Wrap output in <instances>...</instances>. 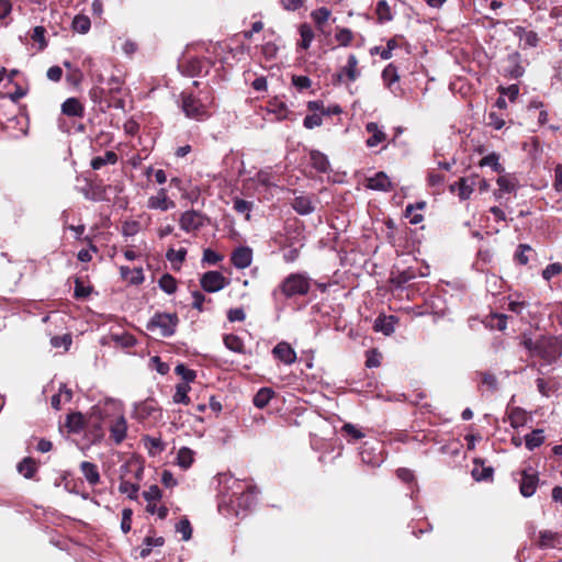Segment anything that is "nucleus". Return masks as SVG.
<instances>
[{
  "label": "nucleus",
  "instance_id": "obj_1",
  "mask_svg": "<svg viewBox=\"0 0 562 562\" xmlns=\"http://www.w3.org/2000/svg\"><path fill=\"white\" fill-rule=\"evenodd\" d=\"M213 99L210 88L201 90L199 95L182 92L181 108L187 117L196 121H204L210 116L207 108L212 104Z\"/></svg>",
  "mask_w": 562,
  "mask_h": 562
},
{
  "label": "nucleus",
  "instance_id": "obj_2",
  "mask_svg": "<svg viewBox=\"0 0 562 562\" xmlns=\"http://www.w3.org/2000/svg\"><path fill=\"white\" fill-rule=\"evenodd\" d=\"M233 492L229 496V502L235 504L241 510L252 508L257 503L259 491L256 485L251 483L243 484L239 481H234L232 486Z\"/></svg>",
  "mask_w": 562,
  "mask_h": 562
},
{
  "label": "nucleus",
  "instance_id": "obj_3",
  "mask_svg": "<svg viewBox=\"0 0 562 562\" xmlns=\"http://www.w3.org/2000/svg\"><path fill=\"white\" fill-rule=\"evenodd\" d=\"M178 324L179 317L176 313L157 312L148 321L146 328L161 337H171L176 333Z\"/></svg>",
  "mask_w": 562,
  "mask_h": 562
},
{
  "label": "nucleus",
  "instance_id": "obj_4",
  "mask_svg": "<svg viewBox=\"0 0 562 562\" xmlns=\"http://www.w3.org/2000/svg\"><path fill=\"white\" fill-rule=\"evenodd\" d=\"M311 289V279L305 273H291L280 284L285 297L306 295Z\"/></svg>",
  "mask_w": 562,
  "mask_h": 562
},
{
  "label": "nucleus",
  "instance_id": "obj_5",
  "mask_svg": "<svg viewBox=\"0 0 562 562\" xmlns=\"http://www.w3.org/2000/svg\"><path fill=\"white\" fill-rule=\"evenodd\" d=\"M89 97L94 104H99L101 111H105L112 106L116 109H124L125 102L123 99L114 100L109 97L104 87L94 86L89 91Z\"/></svg>",
  "mask_w": 562,
  "mask_h": 562
},
{
  "label": "nucleus",
  "instance_id": "obj_6",
  "mask_svg": "<svg viewBox=\"0 0 562 562\" xmlns=\"http://www.w3.org/2000/svg\"><path fill=\"white\" fill-rule=\"evenodd\" d=\"M519 492L524 497H531L538 487L539 475L536 469L531 465L524 468L520 471Z\"/></svg>",
  "mask_w": 562,
  "mask_h": 562
},
{
  "label": "nucleus",
  "instance_id": "obj_7",
  "mask_svg": "<svg viewBox=\"0 0 562 562\" xmlns=\"http://www.w3.org/2000/svg\"><path fill=\"white\" fill-rule=\"evenodd\" d=\"M211 66V61L206 58L192 57L181 61L178 68L186 76L196 77L207 74Z\"/></svg>",
  "mask_w": 562,
  "mask_h": 562
},
{
  "label": "nucleus",
  "instance_id": "obj_8",
  "mask_svg": "<svg viewBox=\"0 0 562 562\" xmlns=\"http://www.w3.org/2000/svg\"><path fill=\"white\" fill-rule=\"evenodd\" d=\"M93 416L104 420L110 417H117L122 413V404L120 401L114 398H105L103 402H99L92 407Z\"/></svg>",
  "mask_w": 562,
  "mask_h": 562
},
{
  "label": "nucleus",
  "instance_id": "obj_9",
  "mask_svg": "<svg viewBox=\"0 0 562 562\" xmlns=\"http://www.w3.org/2000/svg\"><path fill=\"white\" fill-rule=\"evenodd\" d=\"M201 288L209 293L218 292L224 289L228 281L220 271H207L200 279Z\"/></svg>",
  "mask_w": 562,
  "mask_h": 562
},
{
  "label": "nucleus",
  "instance_id": "obj_10",
  "mask_svg": "<svg viewBox=\"0 0 562 562\" xmlns=\"http://www.w3.org/2000/svg\"><path fill=\"white\" fill-rule=\"evenodd\" d=\"M207 217L195 210L186 211L182 213L179 220V224L182 231L190 233L200 229Z\"/></svg>",
  "mask_w": 562,
  "mask_h": 562
},
{
  "label": "nucleus",
  "instance_id": "obj_11",
  "mask_svg": "<svg viewBox=\"0 0 562 562\" xmlns=\"http://www.w3.org/2000/svg\"><path fill=\"white\" fill-rule=\"evenodd\" d=\"M359 454L361 457L362 462L371 467H379L383 461L380 445L376 441L363 442L362 447L360 448Z\"/></svg>",
  "mask_w": 562,
  "mask_h": 562
},
{
  "label": "nucleus",
  "instance_id": "obj_12",
  "mask_svg": "<svg viewBox=\"0 0 562 562\" xmlns=\"http://www.w3.org/2000/svg\"><path fill=\"white\" fill-rule=\"evenodd\" d=\"M233 266L237 269H246L251 265L252 250L247 246L237 247L231 256Z\"/></svg>",
  "mask_w": 562,
  "mask_h": 562
},
{
  "label": "nucleus",
  "instance_id": "obj_13",
  "mask_svg": "<svg viewBox=\"0 0 562 562\" xmlns=\"http://www.w3.org/2000/svg\"><path fill=\"white\" fill-rule=\"evenodd\" d=\"M475 181L471 178H460L454 183L450 184V191L457 192L461 201L470 199L474 191Z\"/></svg>",
  "mask_w": 562,
  "mask_h": 562
},
{
  "label": "nucleus",
  "instance_id": "obj_14",
  "mask_svg": "<svg viewBox=\"0 0 562 562\" xmlns=\"http://www.w3.org/2000/svg\"><path fill=\"white\" fill-rule=\"evenodd\" d=\"M274 358L284 364H292L296 361V352L286 341H281L272 349Z\"/></svg>",
  "mask_w": 562,
  "mask_h": 562
},
{
  "label": "nucleus",
  "instance_id": "obj_15",
  "mask_svg": "<svg viewBox=\"0 0 562 562\" xmlns=\"http://www.w3.org/2000/svg\"><path fill=\"white\" fill-rule=\"evenodd\" d=\"M358 66V59L357 57L351 54L348 56L347 65L339 71L335 77L337 82H342L344 77L347 78L348 81H356L357 78L360 76V72L357 68Z\"/></svg>",
  "mask_w": 562,
  "mask_h": 562
},
{
  "label": "nucleus",
  "instance_id": "obj_16",
  "mask_svg": "<svg viewBox=\"0 0 562 562\" xmlns=\"http://www.w3.org/2000/svg\"><path fill=\"white\" fill-rule=\"evenodd\" d=\"M366 186L371 190L383 192H387L393 189L392 182L383 171L376 172L373 177L368 178Z\"/></svg>",
  "mask_w": 562,
  "mask_h": 562
},
{
  "label": "nucleus",
  "instance_id": "obj_17",
  "mask_svg": "<svg viewBox=\"0 0 562 562\" xmlns=\"http://www.w3.org/2000/svg\"><path fill=\"white\" fill-rule=\"evenodd\" d=\"M175 205V202L168 199L166 189H160L157 195L150 196L147 202L149 209L160 211H167Z\"/></svg>",
  "mask_w": 562,
  "mask_h": 562
},
{
  "label": "nucleus",
  "instance_id": "obj_18",
  "mask_svg": "<svg viewBox=\"0 0 562 562\" xmlns=\"http://www.w3.org/2000/svg\"><path fill=\"white\" fill-rule=\"evenodd\" d=\"M127 423L123 414L116 417L115 422L110 426V436L115 442L120 445L126 437Z\"/></svg>",
  "mask_w": 562,
  "mask_h": 562
},
{
  "label": "nucleus",
  "instance_id": "obj_19",
  "mask_svg": "<svg viewBox=\"0 0 562 562\" xmlns=\"http://www.w3.org/2000/svg\"><path fill=\"white\" fill-rule=\"evenodd\" d=\"M524 345L532 355L539 356L543 359L550 358V353L547 350L550 345L549 339L544 337H541L536 341H532L531 339H526L524 341Z\"/></svg>",
  "mask_w": 562,
  "mask_h": 562
},
{
  "label": "nucleus",
  "instance_id": "obj_20",
  "mask_svg": "<svg viewBox=\"0 0 562 562\" xmlns=\"http://www.w3.org/2000/svg\"><path fill=\"white\" fill-rule=\"evenodd\" d=\"M396 318L393 315H379L373 324V329L375 331L383 333L386 336H390L392 333H394V325H395Z\"/></svg>",
  "mask_w": 562,
  "mask_h": 562
},
{
  "label": "nucleus",
  "instance_id": "obj_21",
  "mask_svg": "<svg viewBox=\"0 0 562 562\" xmlns=\"http://www.w3.org/2000/svg\"><path fill=\"white\" fill-rule=\"evenodd\" d=\"M496 183L498 191L494 193L496 199H501L503 193L515 192L518 187V181L512 176H501L497 178Z\"/></svg>",
  "mask_w": 562,
  "mask_h": 562
},
{
  "label": "nucleus",
  "instance_id": "obj_22",
  "mask_svg": "<svg viewBox=\"0 0 562 562\" xmlns=\"http://www.w3.org/2000/svg\"><path fill=\"white\" fill-rule=\"evenodd\" d=\"M61 112L68 116L82 117L85 108L78 99L68 98L61 104Z\"/></svg>",
  "mask_w": 562,
  "mask_h": 562
},
{
  "label": "nucleus",
  "instance_id": "obj_23",
  "mask_svg": "<svg viewBox=\"0 0 562 562\" xmlns=\"http://www.w3.org/2000/svg\"><path fill=\"white\" fill-rule=\"evenodd\" d=\"M80 470L90 485H97L100 482V473L98 467L89 461H82L80 463Z\"/></svg>",
  "mask_w": 562,
  "mask_h": 562
},
{
  "label": "nucleus",
  "instance_id": "obj_24",
  "mask_svg": "<svg viewBox=\"0 0 562 562\" xmlns=\"http://www.w3.org/2000/svg\"><path fill=\"white\" fill-rule=\"evenodd\" d=\"M366 130L371 134L367 139L368 147H375L386 138L385 133L379 128V125L375 122H369L366 125Z\"/></svg>",
  "mask_w": 562,
  "mask_h": 562
},
{
  "label": "nucleus",
  "instance_id": "obj_25",
  "mask_svg": "<svg viewBox=\"0 0 562 562\" xmlns=\"http://www.w3.org/2000/svg\"><path fill=\"white\" fill-rule=\"evenodd\" d=\"M543 432V429L538 428L524 437L525 446L529 451L535 450L544 442L546 437Z\"/></svg>",
  "mask_w": 562,
  "mask_h": 562
},
{
  "label": "nucleus",
  "instance_id": "obj_26",
  "mask_svg": "<svg viewBox=\"0 0 562 562\" xmlns=\"http://www.w3.org/2000/svg\"><path fill=\"white\" fill-rule=\"evenodd\" d=\"M559 533L551 530H543L539 533V547L542 549L555 548L561 543Z\"/></svg>",
  "mask_w": 562,
  "mask_h": 562
},
{
  "label": "nucleus",
  "instance_id": "obj_27",
  "mask_svg": "<svg viewBox=\"0 0 562 562\" xmlns=\"http://www.w3.org/2000/svg\"><path fill=\"white\" fill-rule=\"evenodd\" d=\"M292 206L300 215H308L314 212V205L308 196L300 195L293 200Z\"/></svg>",
  "mask_w": 562,
  "mask_h": 562
},
{
  "label": "nucleus",
  "instance_id": "obj_28",
  "mask_svg": "<svg viewBox=\"0 0 562 562\" xmlns=\"http://www.w3.org/2000/svg\"><path fill=\"white\" fill-rule=\"evenodd\" d=\"M507 418L513 428H519L527 423V413L520 407H513L508 411Z\"/></svg>",
  "mask_w": 562,
  "mask_h": 562
},
{
  "label": "nucleus",
  "instance_id": "obj_29",
  "mask_svg": "<svg viewBox=\"0 0 562 562\" xmlns=\"http://www.w3.org/2000/svg\"><path fill=\"white\" fill-rule=\"evenodd\" d=\"M312 166L319 172H326L329 168L327 156L318 150H312L310 154Z\"/></svg>",
  "mask_w": 562,
  "mask_h": 562
},
{
  "label": "nucleus",
  "instance_id": "obj_30",
  "mask_svg": "<svg viewBox=\"0 0 562 562\" xmlns=\"http://www.w3.org/2000/svg\"><path fill=\"white\" fill-rule=\"evenodd\" d=\"M274 396V391L270 387H261L254 396L252 403L258 408H263Z\"/></svg>",
  "mask_w": 562,
  "mask_h": 562
},
{
  "label": "nucleus",
  "instance_id": "obj_31",
  "mask_svg": "<svg viewBox=\"0 0 562 562\" xmlns=\"http://www.w3.org/2000/svg\"><path fill=\"white\" fill-rule=\"evenodd\" d=\"M18 471L25 479H32L37 471V464L34 459L31 457L24 458L21 462L18 463Z\"/></svg>",
  "mask_w": 562,
  "mask_h": 562
},
{
  "label": "nucleus",
  "instance_id": "obj_32",
  "mask_svg": "<svg viewBox=\"0 0 562 562\" xmlns=\"http://www.w3.org/2000/svg\"><path fill=\"white\" fill-rule=\"evenodd\" d=\"M116 161H117V155L112 150H108L104 154V156H97V157L92 158L90 165H91L92 169L99 170L103 166H105L108 164L114 165V164H116Z\"/></svg>",
  "mask_w": 562,
  "mask_h": 562
},
{
  "label": "nucleus",
  "instance_id": "obj_33",
  "mask_svg": "<svg viewBox=\"0 0 562 562\" xmlns=\"http://www.w3.org/2000/svg\"><path fill=\"white\" fill-rule=\"evenodd\" d=\"M413 279V274L411 271H403L400 272L397 276H393L391 278V282L394 284L395 288H400L407 291V297L411 296V284L408 282Z\"/></svg>",
  "mask_w": 562,
  "mask_h": 562
},
{
  "label": "nucleus",
  "instance_id": "obj_34",
  "mask_svg": "<svg viewBox=\"0 0 562 562\" xmlns=\"http://www.w3.org/2000/svg\"><path fill=\"white\" fill-rule=\"evenodd\" d=\"M72 30L79 34H86L91 27V21L87 15L78 14L71 23Z\"/></svg>",
  "mask_w": 562,
  "mask_h": 562
},
{
  "label": "nucleus",
  "instance_id": "obj_35",
  "mask_svg": "<svg viewBox=\"0 0 562 562\" xmlns=\"http://www.w3.org/2000/svg\"><path fill=\"white\" fill-rule=\"evenodd\" d=\"M154 412H156V406L151 400H146L135 404V413L139 418H147L151 416Z\"/></svg>",
  "mask_w": 562,
  "mask_h": 562
},
{
  "label": "nucleus",
  "instance_id": "obj_36",
  "mask_svg": "<svg viewBox=\"0 0 562 562\" xmlns=\"http://www.w3.org/2000/svg\"><path fill=\"white\" fill-rule=\"evenodd\" d=\"M159 288L167 294H173L177 290V280L169 273H165L158 281Z\"/></svg>",
  "mask_w": 562,
  "mask_h": 562
},
{
  "label": "nucleus",
  "instance_id": "obj_37",
  "mask_svg": "<svg viewBox=\"0 0 562 562\" xmlns=\"http://www.w3.org/2000/svg\"><path fill=\"white\" fill-rule=\"evenodd\" d=\"M123 80L119 76H111L106 79L105 86L106 91L110 98L115 99V95L121 92Z\"/></svg>",
  "mask_w": 562,
  "mask_h": 562
},
{
  "label": "nucleus",
  "instance_id": "obj_38",
  "mask_svg": "<svg viewBox=\"0 0 562 562\" xmlns=\"http://www.w3.org/2000/svg\"><path fill=\"white\" fill-rule=\"evenodd\" d=\"M190 391V386L187 383H179L176 386V392L173 394V402L177 404L188 405L190 403V397L188 393Z\"/></svg>",
  "mask_w": 562,
  "mask_h": 562
},
{
  "label": "nucleus",
  "instance_id": "obj_39",
  "mask_svg": "<svg viewBox=\"0 0 562 562\" xmlns=\"http://www.w3.org/2000/svg\"><path fill=\"white\" fill-rule=\"evenodd\" d=\"M300 35H301L300 46L303 49H307L314 40V32H313V29L311 27V25H308L307 23L302 24L300 26Z\"/></svg>",
  "mask_w": 562,
  "mask_h": 562
},
{
  "label": "nucleus",
  "instance_id": "obj_40",
  "mask_svg": "<svg viewBox=\"0 0 562 562\" xmlns=\"http://www.w3.org/2000/svg\"><path fill=\"white\" fill-rule=\"evenodd\" d=\"M480 166H488L498 173L504 171V167L499 164V156L496 153L483 157L480 161Z\"/></svg>",
  "mask_w": 562,
  "mask_h": 562
},
{
  "label": "nucleus",
  "instance_id": "obj_41",
  "mask_svg": "<svg viewBox=\"0 0 562 562\" xmlns=\"http://www.w3.org/2000/svg\"><path fill=\"white\" fill-rule=\"evenodd\" d=\"M224 344L227 349L241 353L244 351V341L236 335H226L224 337Z\"/></svg>",
  "mask_w": 562,
  "mask_h": 562
},
{
  "label": "nucleus",
  "instance_id": "obj_42",
  "mask_svg": "<svg viewBox=\"0 0 562 562\" xmlns=\"http://www.w3.org/2000/svg\"><path fill=\"white\" fill-rule=\"evenodd\" d=\"M119 491L126 494L131 499H136L139 491V485L130 481L122 480L119 485Z\"/></svg>",
  "mask_w": 562,
  "mask_h": 562
},
{
  "label": "nucleus",
  "instance_id": "obj_43",
  "mask_svg": "<svg viewBox=\"0 0 562 562\" xmlns=\"http://www.w3.org/2000/svg\"><path fill=\"white\" fill-rule=\"evenodd\" d=\"M178 464L182 469H188L193 463V451L187 447L181 448L178 451Z\"/></svg>",
  "mask_w": 562,
  "mask_h": 562
},
{
  "label": "nucleus",
  "instance_id": "obj_44",
  "mask_svg": "<svg viewBox=\"0 0 562 562\" xmlns=\"http://www.w3.org/2000/svg\"><path fill=\"white\" fill-rule=\"evenodd\" d=\"M472 476L475 481H486L493 476V469L491 467L479 465L475 462V467L472 470Z\"/></svg>",
  "mask_w": 562,
  "mask_h": 562
},
{
  "label": "nucleus",
  "instance_id": "obj_45",
  "mask_svg": "<svg viewBox=\"0 0 562 562\" xmlns=\"http://www.w3.org/2000/svg\"><path fill=\"white\" fill-rule=\"evenodd\" d=\"M254 207V203L239 198L233 200V209L240 214H246L247 220L250 218V212Z\"/></svg>",
  "mask_w": 562,
  "mask_h": 562
},
{
  "label": "nucleus",
  "instance_id": "obj_46",
  "mask_svg": "<svg viewBox=\"0 0 562 562\" xmlns=\"http://www.w3.org/2000/svg\"><path fill=\"white\" fill-rule=\"evenodd\" d=\"M176 531L182 535V540L188 541L192 537V527L188 518H181L176 525Z\"/></svg>",
  "mask_w": 562,
  "mask_h": 562
},
{
  "label": "nucleus",
  "instance_id": "obj_47",
  "mask_svg": "<svg viewBox=\"0 0 562 562\" xmlns=\"http://www.w3.org/2000/svg\"><path fill=\"white\" fill-rule=\"evenodd\" d=\"M336 41L341 46H348L353 40V33L350 29L341 27L338 29L337 33L335 34Z\"/></svg>",
  "mask_w": 562,
  "mask_h": 562
},
{
  "label": "nucleus",
  "instance_id": "obj_48",
  "mask_svg": "<svg viewBox=\"0 0 562 562\" xmlns=\"http://www.w3.org/2000/svg\"><path fill=\"white\" fill-rule=\"evenodd\" d=\"M518 59V54L508 57V61L512 64V68L508 69V75L512 78H519L524 75V67L519 64Z\"/></svg>",
  "mask_w": 562,
  "mask_h": 562
},
{
  "label": "nucleus",
  "instance_id": "obj_49",
  "mask_svg": "<svg viewBox=\"0 0 562 562\" xmlns=\"http://www.w3.org/2000/svg\"><path fill=\"white\" fill-rule=\"evenodd\" d=\"M255 180L265 188L274 187L272 173L268 170H260L256 173Z\"/></svg>",
  "mask_w": 562,
  "mask_h": 562
},
{
  "label": "nucleus",
  "instance_id": "obj_50",
  "mask_svg": "<svg viewBox=\"0 0 562 562\" xmlns=\"http://www.w3.org/2000/svg\"><path fill=\"white\" fill-rule=\"evenodd\" d=\"M481 384L491 391H496L498 386L497 378L490 372H481Z\"/></svg>",
  "mask_w": 562,
  "mask_h": 562
},
{
  "label": "nucleus",
  "instance_id": "obj_51",
  "mask_svg": "<svg viewBox=\"0 0 562 562\" xmlns=\"http://www.w3.org/2000/svg\"><path fill=\"white\" fill-rule=\"evenodd\" d=\"M176 373L178 375H180L182 378V380L184 381V383H189V382H192L194 381V379L196 378V373L195 371L187 368L184 364L180 363L176 367L175 369Z\"/></svg>",
  "mask_w": 562,
  "mask_h": 562
},
{
  "label": "nucleus",
  "instance_id": "obj_52",
  "mask_svg": "<svg viewBox=\"0 0 562 562\" xmlns=\"http://www.w3.org/2000/svg\"><path fill=\"white\" fill-rule=\"evenodd\" d=\"M186 256H187V249L186 248H180L178 250H175L172 248H170L167 254H166V258L172 262L173 265L176 262L178 263H182L186 259Z\"/></svg>",
  "mask_w": 562,
  "mask_h": 562
},
{
  "label": "nucleus",
  "instance_id": "obj_53",
  "mask_svg": "<svg viewBox=\"0 0 562 562\" xmlns=\"http://www.w3.org/2000/svg\"><path fill=\"white\" fill-rule=\"evenodd\" d=\"M91 289L89 286H85L83 282L80 279L75 280V290L74 296L77 300H82L89 296Z\"/></svg>",
  "mask_w": 562,
  "mask_h": 562
},
{
  "label": "nucleus",
  "instance_id": "obj_54",
  "mask_svg": "<svg viewBox=\"0 0 562 562\" xmlns=\"http://www.w3.org/2000/svg\"><path fill=\"white\" fill-rule=\"evenodd\" d=\"M562 272V263L554 262L550 263L542 271V277L544 280L550 281L553 277L560 274Z\"/></svg>",
  "mask_w": 562,
  "mask_h": 562
},
{
  "label": "nucleus",
  "instance_id": "obj_55",
  "mask_svg": "<svg viewBox=\"0 0 562 562\" xmlns=\"http://www.w3.org/2000/svg\"><path fill=\"white\" fill-rule=\"evenodd\" d=\"M383 80L390 86L398 80L397 69L392 64H389L382 71Z\"/></svg>",
  "mask_w": 562,
  "mask_h": 562
},
{
  "label": "nucleus",
  "instance_id": "obj_56",
  "mask_svg": "<svg viewBox=\"0 0 562 562\" xmlns=\"http://www.w3.org/2000/svg\"><path fill=\"white\" fill-rule=\"evenodd\" d=\"M45 33H46V30L44 26H35L33 29V33H32L31 37L34 42H37L40 44V49H44L47 46V43L45 40Z\"/></svg>",
  "mask_w": 562,
  "mask_h": 562
},
{
  "label": "nucleus",
  "instance_id": "obj_57",
  "mask_svg": "<svg viewBox=\"0 0 562 562\" xmlns=\"http://www.w3.org/2000/svg\"><path fill=\"white\" fill-rule=\"evenodd\" d=\"M292 85L299 90L303 91L312 86V80L307 76H292Z\"/></svg>",
  "mask_w": 562,
  "mask_h": 562
},
{
  "label": "nucleus",
  "instance_id": "obj_58",
  "mask_svg": "<svg viewBox=\"0 0 562 562\" xmlns=\"http://www.w3.org/2000/svg\"><path fill=\"white\" fill-rule=\"evenodd\" d=\"M322 124H323L322 115H319L318 113H313V114L306 115L303 120V125L307 130L318 127Z\"/></svg>",
  "mask_w": 562,
  "mask_h": 562
},
{
  "label": "nucleus",
  "instance_id": "obj_59",
  "mask_svg": "<svg viewBox=\"0 0 562 562\" xmlns=\"http://www.w3.org/2000/svg\"><path fill=\"white\" fill-rule=\"evenodd\" d=\"M71 342H72V339H71L70 335L54 336L50 339V344L53 347H55V348L64 347L66 350L69 348Z\"/></svg>",
  "mask_w": 562,
  "mask_h": 562
},
{
  "label": "nucleus",
  "instance_id": "obj_60",
  "mask_svg": "<svg viewBox=\"0 0 562 562\" xmlns=\"http://www.w3.org/2000/svg\"><path fill=\"white\" fill-rule=\"evenodd\" d=\"M133 512L131 508H124L122 512L121 529L124 533L131 531Z\"/></svg>",
  "mask_w": 562,
  "mask_h": 562
},
{
  "label": "nucleus",
  "instance_id": "obj_61",
  "mask_svg": "<svg viewBox=\"0 0 562 562\" xmlns=\"http://www.w3.org/2000/svg\"><path fill=\"white\" fill-rule=\"evenodd\" d=\"M143 496L148 503H151L161 498V491L157 485H151L147 491H144Z\"/></svg>",
  "mask_w": 562,
  "mask_h": 562
},
{
  "label": "nucleus",
  "instance_id": "obj_62",
  "mask_svg": "<svg viewBox=\"0 0 562 562\" xmlns=\"http://www.w3.org/2000/svg\"><path fill=\"white\" fill-rule=\"evenodd\" d=\"M524 37H525L522 40L524 48L536 47L539 43L538 34L535 31H528V33H526Z\"/></svg>",
  "mask_w": 562,
  "mask_h": 562
},
{
  "label": "nucleus",
  "instance_id": "obj_63",
  "mask_svg": "<svg viewBox=\"0 0 562 562\" xmlns=\"http://www.w3.org/2000/svg\"><path fill=\"white\" fill-rule=\"evenodd\" d=\"M329 15H330V11L324 7L317 9L316 11H314L312 13L313 19L317 24L325 23L329 19Z\"/></svg>",
  "mask_w": 562,
  "mask_h": 562
},
{
  "label": "nucleus",
  "instance_id": "obj_64",
  "mask_svg": "<svg viewBox=\"0 0 562 562\" xmlns=\"http://www.w3.org/2000/svg\"><path fill=\"white\" fill-rule=\"evenodd\" d=\"M223 259L221 255L215 252L214 250L207 248L203 251V261L209 265H216Z\"/></svg>",
  "mask_w": 562,
  "mask_h": 562
}]
</instances>
